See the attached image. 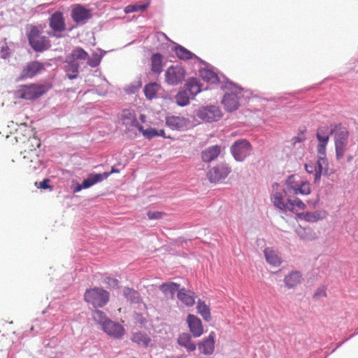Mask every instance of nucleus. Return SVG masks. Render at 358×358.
<instances>
[{"label":"nucleus","instance_id":"obj_1","mask_svg":"<svg viewBox=\"0 0 358 358\" xmlns=\"http://www.w3.org/2000/svg\"><path fill=\"white\" fill-rule=\"evenodd\" d=\"M334 134L336 157H342L345 151L349 132L341 124H335L329 130V127L320 126L316 131V138L318 142L317 151L318 155H326V147L329 143V136Z\"/></svg>","mask_w":358,"mask_h":358},{"label":"nucleus","instance_id":"obj_2","mask_svg":"<svg viewBox=\"0 0 358 358\" xmlns=\"http://www.w3.org/2000/svg\"><path fill=\"white\" fill-rule=\"evenodd\" d=\"M33 136H35L33 129L26 123H21L13 134L6 136V143L8 146L15 144L19 146Z\"/></svg>","mask_w":358,"mask_h":358},{"label":"nucleus","instance_id":"obj_3","mask_svg":"<svg viewBox=\"0 0 358 358\" xmlns=\"http://www.w3.org/2000/svg\"><path fill=\"white\" fill-rule=\"evenodd\" d=\"M27 38L29 45L36 52L44 51L50 47V41L46 36L41 35L36 26H30Z\"/></svg>","mask_w":358,"mask_h":358},{"label":"nucleus","instance_id":"obj_4","mask_svg":"<svg viewBox=\"0 0 358 358\" xmlns=\"http://www.w3.org/2000/svg\"><path fill=\"white\" fill-rule=\"evenodd\" d=\"M109 296L108 291L99 287H94L86 290L84 299L94 308H101L108 303Z\"/></svg>","mask_w":358,"mask_h":358},{"label":"nucleus","instance_id":"obj_5","mask_svg":"<svg viewBox=\"0 0 358 358\" xmlns=\"http://www.w3.org/2000/svg\"><path fill=\"white\" fill-rule=\"evenodd\" d=\"M47 91L43 85L31 84L29 85H21L15 92L17 98L31 100L40 97Z\"/></svg>","mask_w":358,"mask_h":358},{"label":"nucleus","instance_id":"obj_6","mask_svg":"<svg viewBox=\"0 0 358 358\" xmlns=\"http://www.w3.org/2000/svg\"><path fill=\"white\" fill-rule=\"evenodd\" d=\"M230 172L231 169L225 163L211 165L209 166L207 172V178L210 182H221L228 176Z\"/></svg>","mask_w":358,"mask_h":358},{"label":"nucleus","instance_id":"obj_7","mask_svg":"<svg viewBox=\"0 0 358 358\" xmlns=\"http://www.w3.org/2000/svg\"><path fill=\"white\" fill-rule=\"evenodd\" d=\"M185 71L183 67L176 65L169 66L165 73V80L171 85L181 83L185 78Z\"/></svg>","mask_w":358,"mask_h":358},{"label":"nucleus","instance_id":"obj_8","mask_svg":"<svg viewBox=\"0 0 358 358\" xmlns=\"http://www.w3.org/2000/svg\"><path fill=\"white\" fill-rule=\"evenodd\" d=\"M120 169L115 168V166H113L110 173L104 172L103 173H96V174H91L90 176L83 180L82 185H78L75 188L74 192H79L83 188H88L93 185L96 184L98 182H101L103 180L107 178L110 173H120Z\"/></svg>","mask_w":358,"mask_h":358},{"label":"nucleus","instance_id":"obj_9","mask_svg":"<svg viewBox=\"0 0 358 358\" xmlns=\"http://www.w3.org/2000/svg\"><path fill=\"white\" fill-rule=\"evenodd\" d=\"M102 329L110 337L116 339L122 338L125 334L124 327L119 322L111 320H106L102 324Z\"/></svg>","mask_w":358,"mask_h":358},{"label":"nucleus","instance_id":"obj_10","mask_svg":"<svg viewBox=\"0 0 358 358\" xmlns=\"http://www.w3.org/2000/svg\"><path fill=\"white\" fill-rule=\"evenodd\" d=\"M120 120L125 127L127 131H133L141 126L137 120L136 113L134 110L124 109L122 111Z\"/></svg>","mask_w":358,"mask_h":358},{"label":"nucleus","instance_id":"obj_11","mask_svg":"<svg viewBox=\"0 0 358 358\" xmlns=\"http://www.w3.org/2000/svg\"><path fill=\"white\" fill-rule=\"evenodd\" d=\"M230 150L234 157H246L251 155L252 147L247 140L241 139L232 144Z\"/></svg>","mask_w":358,"mask_h":358},{"label":"nucleus","instance_id":"obj_12","mask_svg":"<svg viewBox=\"0 0 358 358\" xmlns=\"http://www.w3.org/2000/svg\"><path fill=\"white\" fill-rule=\"evenodd\" d=\"M241 91L232 92L226 93L222 99V104L225 109L229 112H232L237 110L239 107V99Z\"/></svg>","mask_w":358,"mask_h":358},{"label":"nucleus","instance_id":"obj_13","mask_svg":"<svg viewBox=\"0 0 358 358\" xmlns=\"http://www.w3.org/2000/svg\"><path fill=\"white\" fill-rule=\"evenodd\" d=\"M198 116L203 120L210 122L218 120L221 117L222 113L217 107L210 106L201 109Z\"/></svg>","mask_w":358,"mask_h":358},{"label":"nucleus","instance_id":"obj_14","mask_svg":"<svg viewBox=\"0 0 358 358\" xmlns=\"http://www.w3.org/2000/svg\"><path fill=\"white\" fill-rule=\"evenodd\" d=\"M187 322L189 331L194 337H200L203 334L202 322L198 317L189 314L187 317Z\"/></svg>","mask_w":358,"mask_h":358},{"label":"nucleus","instance_id":"obj_15","mask_svg":"<svg viewBox=\"0 0 358 358\" xmlns=\"http://www.w3.org/2000/svg\"><path fill=\"white\" fill-rule=\"evenodd\" d=\"M131 340L140 347L145 348L152 347L153 341L150 336L143 331H136L132 334Z\"/></svg>","mask_w":358,"mask_h":358},{"label":"nucleus","instance_id":"obj_16","mask_svg":"<svg viewBox=\"0 0 358 358\" xmlns=\"http://www.w3.org/2000/svg\"><path fill=\"white\" fill-rule=\"evenodd\" d=\"M44 69V65L37 61L28 63L22 71L21 78H31Z\"/></svg>","mask_w":358,"mask_h":358},{"label":"nucleus","instance_id":"obj_17","mask_svg":"<svg viewBox=\"0 0 358 358\" xmlns=\"http://www.w3.org/2000/svg\"><path fill=\"white\" fill-rule=\"evenodd\" d=\"M327 215L325 210H315L314 212L299 213L296 214V216L299 219L308 222H316L324 219Z\"/></svg>","mask_w":358,"mask_h":358},{"label":"nucleus","instance_id":"obj_18","mask_svg":"<svg viewBox=\"0 0 358 358\" xmlns=\"http://www.w3.org/2000/svg\"><path fill=\"white\" fill-rule=\"evenodd\" d=\"M215 332L211 331L208 338L199 343V349L201 353L207 355L213 353L215 349Z\"/></svg>","mask_w":358,"mask_h":358},{"label":"nucleus","instance_id":"obj_19","mask_svg":"<svg viewBox=\"0 0 358 358\" xmlns=\"http://www.w3.org/2000/svg\"><path fill=\"white\" fill-rule=\"evenodd\" d=\"M50 27L54 31H63L66 29V24L63 15L60 12H56L50 18Z\"/></svg>","mask_w":358,"mask_h":358},{"label":"nucleus","instance_id":"obj_20","mask_svg":"<svg viewBox=\"0 0 358 358\" xmlns=\"http://www.w3.org/2000/svg\"><path fill=\"white\" fill-rule=\"evenodd\" d=\"M71 17L74 22L79 23L90 17V10L81 5H76L71 11Z\"/></svg>","mask_w":358,"mask_h":358},{"label":"nucleus","instance_id":"obj_21","mask_svg":"<svg viewBox=\"0 0 358 358\" xmlns=\"http://www.w3.org/2000/svg\"><path fill=\"white\" fill-rule=\"evenodd\" d=\"M166 124L172 129H183L189 124L187 119L182 117L171 116L166 118Z\"/></svg>","mask_w":358,"mask_h":358},{"label":"nucleus","instance_id":"obj_22","mask_svg":"<svg viewBox=\"0 0 358 358\" xmlns=\"http://www.w3.org/2000/svg\"><path fill=\"white\" fill-rule=\"evenodd\" d=\"M41 145V141L38 138L35 136L28 138L24 143L20 144L18 149L20 150V153L29 152L35 150L36 148H39Z\"/></svg>","mask_w":358,"mask_h":358},{"label":"nucleus","instance_id":"obj_23","mask_svg":"<svg viewBox=\"0 0 358 358\" xmlns=\"http://www.w3.org/2000/svg\"><path fill=\"white\" fill-rule=\"evenodd\" d=\"M331 173V171H329L327 158H318L316 164L314 182L318 181L322 174L328 175Z\"/></svg>","mask_w":358,"mask_h":358},{"label":"nucleus","instance_id":"obj_24","mask_svg":"<svg viewBox=\"0 0 358 358\" xmlns=\"http://www.w3.org/2000/svg\"><path fill=\"white\" fill-rule=\"evenodd\" d=\"M178 299L187 306H192L195 302L194 293L182 288L178 292Z\"/></svg>","mask_w":358,"mask_h":358},{"label":"nucleus","instance_id":"obj_25","mask_svg":"<svg viewBox=\"0 0 358 358\" xmlns=\"http://www.w3.org/2000/svg\"><path fill=\"white\" fill-rule=\"evenodd\" d=\"M178 343L189 352L196 350V345L192 341V336L188 333L180 334L178 338Z\"/></svg>","mask_w":358,"mask_h":358},{"label":"nucleus","instance_id":"obj_26","mask_svg":"<svg viewBox=\"0 0 358 358\" xmlns=\"http://www.w3.org/2000/svg\"><path fill=\"white\" fill-rule=\"evenodd\" d=\"M301 274L299 271H292L284 278V282L289 289L294 288L301 282Z\"/></svg>","mask_w":358,"mask_h":358},{"label":"nucleus","instance_id":"obj_27","mask_svg":"<svg viewBox=\"0 0 358 358\" xmlns=\"http://www.w3.org/2000/svg\"><path fill=\"white\" fill-rule=\"evenodd\" d=\"M140 132L142 133L143 136L145 137L146 138L151 139L156 136H162L165 138H169L170 136H166L165 135V132L164 129L157 130L155 128H148L144 129L143 126H139V128L138 129Z\"/></svg>","mask_w":358,"mask_h":358},{"label":"nucleus","instance_id":"obj_28","mask_svg":"<svg viewBox=\"0 0 358 358\" xmlns=\"http://www.w3.org/2000/svg\"><path fill=\"white\" fill-rule=\"evenodd\" d=\"M299 184L296 180H295V177L294 176L292 175V176H289L287 179L285 180V187L283 188V192L284 194L287 196H290L292 194H294L296 192V188H297V186H299Z\"/></svg>","mask_w":358,"mask_h":358},{"label":"nucleus","instance_id":"obj_29","mask_svg":"<svg viewBox=\"0 0 358 358\" xmlns=\"http://www.w3.org/2000/svg\"><path fill=\"white\" fill-rule=\"evenodd\" d=\"M266 262L273 266H279L281 264V258L278 253L272 248H267L264 251Z\"/></svg>","mask_w":358,"mask_h":358},{"label":"nucleus","instance_id":"obj_30","mask_svg":"<svg viewBox=\"0 0 358 358\" xmlns=\"http://www.w3.org/2000/svg\"><path fill=\"white\" fill-rule=\"evenodd\" d=\"M296 233L299 237L306 241H311L317 239V236L314 230L311 228L300 227L296 229Z\"/></svg>","mask_w":358,"mask_h":358},{"label":"nucleus","instance_id":"obj_31","mask_svg":"<svg viewBox=\"0 0 358 358\" xmlns=\"http://www.w3.org/2000/svg\"><path fill=\"white\" fill-rule=\"evenodd\" d=\"M79 64L75 61H71L66 59V64L64 66L65 71L69 79L72 80L77 77L78 72Z\"/></svg>","mask_w":358,"mask_h":358},{"label":"nucleus","instance_id":"obj_32","mask_svg":"<svg viewBox=\"0 0 358 358\" xmlns=\"http://www.w3.org/2000/svg\"><path fill=\"white\" fill-rule=\"evenodd\" d=\"M172 50L180 59L189 60L196 57L192 52L180 45L174 46Z\"/></svg>","mask_w":358,"mask_h":358},{"label":"nucleus","instance_id":"obj_33","mask_svg":"<svg viewBox=\"0 0 358 358\" xmlns=\"http://www.w3.org/2000/svg\"><path fill=\"white\" fill-rule=\"evenodd\" d=\"M178 284L171 282L162 284L159 289L165 295H170L171 298H173L175 293L180 290Z\"/></svg>","mask_w":358,"mask_h":358},{"label":"nucleus","instance_id":"obj_34","mask_svg":"<svg viewBox=\"0 0 358 358\" xmlns=\"http://www.w3.org/2000/svg\"><path fill=\"white\" fill-rule=\"evenodd\" d=\"M87 58V52L79 47L74 48L71 53L66 56V59H70L71 61H75L77 62L78 60H85Z\"/></svg>","mask_w":358,"mask_h":358},{"label":"nucleus","instance_id":"obj_35","mask_svg":"<svg viewBox=\"0 0 358 358\" xmlns=\"http://www.w3.org/2000/svg\"><path fill=\"white\" fill-rule=\"evenodd\" d=\"M196 309L198 313L201 315L205 321L209 322L211 320L210 308L204 301L199 300L197 302Z\"/></svg>","mask_w":358,"mask_h":358},{"label":"nucleus","instance_id":"obj_36","mask_svg":"<svg viewBox=\"0 0 358 358\" xmlns=\"http://www.w3.org/2000/svg\"><path fill=\"white\" fill-rule=\"evenodd\" d=\"M273 205L282 211H287V201L285 202L282 195L280 192L273 193L271 196Z\"/></svg>","mask_w":358,"mask_h":358},{"label":"nucleus","instance_id":"obj_37","mask_svg":"<svg viewBox=\"0 0 358 358\" xmlns=\"http://www.w3.org/2000/svg\"><path fill=\"white\" fill-rule=\"evenodd\" d=\"M186 85L187 91L192 98L201 91V86L196 78L189 79Z\"/></svg>","mask_w":358,"mask_h":358},{"label":"nucleus","instance_id":"obj_38","mask_svg":"<svg viewBox=\"0 0 358 358\" xmlns=\"http://www.w3.org/2000/svg\"><path fill=\"white\" fill-rule=\"evenodd\" d=\"M151 70L155 73H160L162 71V56L159 53H155L151 58Z\"/></svg>","mask_w":358,"mask_h":358},{"label":"nucleus","instance_id":"obj_39","mask_svg":"<svg viewBox=\"0 0 358 358\" xmlns=\"http://www.w3.org/2000/svg\"><path fill=\"white\" fill-rule=\"evenodd\" d=\"M200 76L203 80L208 83H215L219 81L217 75L212 70L203 69L200 71Z\"/></svg>","mask_w":358,"mask_h":358},{"label":"nucleus","instance_id":"obj_40","mask_svg":"<svg viewBox=\"0 0 358 358\" xmlns=\"http://www.w3.org/2000/svg\"><path fill=\"white\" fill-rule=\"evenodd\" d=\"M287 210L294 212L295 207H297L299 210H304L306 208V204L299 198H294L291 199L289 196H287Z\"/></svg>","mask_w":358,"mask_h":358},{"label":"nucleus","instance_id":"obj_41","mask_svg":"<svg viewBox=\"0 0 358 358\" xmlns=\"http://www.w3.org/2000/svg\"><path fill=\"white\" fill-rule=\"evenodd\" d=\"M159 86L156 83H151L145 86L144 93L147 99H152L155 97Z\"/></svg>","mask_w":358,"mask_h":358},{"label":"nucleus","instance_id":"obj_42","mask_svg":"<svg viewBox=\"0 0 358 358\" xmlns=\"http://www.w3.org/2000/svg\"><path fill=\"white\" fill-rule=\"evenodd\" d=\"M176 101L178 106H185L189 103V96L187 90L178 92L176 95Z\"/></svg>","mask_w":358,"mask_h":358},{"label":"nucleus","instance_id":"obj_43","mask_svg":"<svg viewBox=\"0 0 358 358\" xmlns=\"http://www.w3.org/2000/svg\"><path fill=\"white\" fill-rule=\"evenodd\" d=\"M124 296L131 302H137L140 298L139 293L132 288L124 287L123 289Z\"/></svg>","mask_w":358,"mask_h":358},{"label":"nucleus","instance_id":"obj_44","mask_svg":"<svg viewBox=\"0 0 358 358\" xmlns=\"http://www.w3.org/2000/svg\"><path fill=\"white\" fill-rule=\"evenodd\" d=\"M222 151V148L220 145H215L210 146L203 151V157H218Z\"/></svg>","mask_w":358,"mask_h":358},{"label":"nucleus","instance_id":"obj_45","mask_svg":"<svg viewBox=\"0 0 358 358\" xmlns=\"http://www.w3.org/2000/svg\"><path fill=\"white\" fill-rule=\"evenodd\" d=\"M149 5H150V1H148L147 3H145L144 4H141V5H138V4L128 5L124 8V13H130L137 12V11H140V10L143 11L145 9H147V8L149 6Z\"/></svg>","mask_w":358,"mask_h":358},{"label":"nucleus","instance_id":"obj_46","mask_svg":"<svg viewBox=\"0 0 358 358\" xmlns=\"http://www.w3.org/2000/svg\"><path fill=\"white\" fill-rule=\"evenodd\" d=\"M296 194H302V195H308L310 193V184L307 181L301 182L299 184V186H297L296 190Z\"/></svg>","mask_w":358,"mask_h":358},{"label":"nucleus","instance_id":"obj_47","mask_svg":"<svg viewBox=\"0 0 358 358\" xmlns=\"http://www.w3.org/2000/svg\"><path fill=\"white\" fill-rule=\"evenodd\" d=\"M93 318L94 320L97 322L99 324H103V322L106 320H108V319L106 318V314L100 310H95L93 313Z\"/></svg>","mask_w":358,"mask_h":358},{"label":"nucleus","instance_id":"obj_48","mask_svg":"<svg viewBox=\"0 0 358 358\" xmlns=\"http://www.w3.org/2000/svg\"><path fill=\"white\" fill-rule=\"evenodd\" d=\"M101 62V57L98 55V54H94L92 57H89L87 59V64L91 67L97 66Z\"/></svg>","mask_w":358,"mask_h":358},{"label":"nucleus","instance_id":"obj_49","mask_svg":"<svg viewBox=\"0 0 358 358\" xmlns=\"http://www.w3.org/2000/svg\"><path fill=\"white\" fill-rule=\"evenodd\" d=\"M147 215L150 220H159L163 217L164 213L160 211H148Z\"/></svg>","mask_w":358,"mask_h":358},{"label":"nucleus","instance_id":"obj_50","mask_svg":"<svg viewBox=\"0 0 358 358\" xmlns=\"http://www.w3.org/2000/svg\"><path fill=\"white\" fill-rule=\"evenodd\" d=\"M49 182H50V179L45 178V179H44L43 181H41L40 182H35V185L38 188H41V189H52V187L48 185Z\"/></svg>","mask_w":358,"mask_h":358},{"label":"nucleus","instance_id":"obj_51","mask_svg":"<svg viewBox=\"0 0 358 358\" xmlns=\"http://www.w3.org/2000/svg\"><path fill=\"white\" fill-rule=\"evenodd\" d=\"M306 140L304 132L299 133L296 136L293 137L292 142L295 145L296 143L303 142Z\"/></svg>","mask_w":358,"mask_h":358},{"label":"nucleus","instance_id":"obj_52","mask_svg":"<svg viewBox=\"0 0 358 358\" xmlns=\"http://www.w3.org/2000/svg\"><path fill=\"white\" fill-rule=\"evenodd\" d=\"M1 57L3 59H6L9 56L10 53H9L8 48L7 45L3 46L1 48Z\"/></svg>","mask_w":358,"mask_h":358},{"label":"nucleus","instance_id":"obj_53","mask_svg":"<svg viewBox=\"0 0 358 358\" xmlns=\"http://www.w3.org/2000/svg\"><path fill=\"white\" fill-rule=\"evenodd\" d=\"M305 168H306V171L310 173H313V172L315 173L316 165L306 164Z\"/></svg>","mask_w":358,"mask_h":358},{"label":"nucleus","instance_id":"obj_54","mask_svg":"<svg viewBox=\"0 0 358 358\" xmlns=\"http://www.w3.org/2000/svg\"><path fill=\"white\" fill-rule=\"evenodd\" d=\"M31 164H38L41 166L42 165L41 162L39 159V158H35V160L31 159Z\"/></svg>","mask_w":358,"mask_h":358},{"label":"nucleus","instance_id":"obj_55","mask_svg":"<svg viewBox=\"0 0 358 358\" xmlns=\"http://www.w3.org/2000/svg\"><path fill=\"white\" fill-rule=\"evenodd\" d=\"M141 87V82L140 80H138L136 81V86H135V90H138Z\"/></svg>","mask_w":358,"mask_h":358},{"label":"nucleus","instance_id":"obj_56","mask_svg":"<svg viewBox=\"0 0 358 358\" xmlns=\"http://www.w3.org/2000/svg\"><path fill=\"white\" fill-rule=\"evenodd\" d=\"M140 118V120L142 122H145L146 121V116L144 114H141L139 117Z\"/></svg>","mask_w":358,"mask_h":358},{"label":"nucleus","instance_id":"obj_57","mask_svg":"<svg viewBox=\"0 0 358 358\" xmlns=\"http://www.w3.org/2000/svg\"><path fill=\"white\" fill-rule=\"evenodd\" d=\"M117 166H121V169H123L124 166H125V163L122 164V163L118 162Z\"/></svg>","mask_w":358,"mask_h":358},{"label":"nucleus","instance_id":"obj_58","mask_svg":"<svg viewBox=\"0 0 358 358\" xmlns=\"http://www.w3.org/2000/svg\"><path fill=\"white\" fill-rule=\"evenodd\" d=\"M213 159H214L213 157L210 158V159L208 160V162H211Z\"/></svg>","mask_w":358,"mask_h":358},{"label":"nucleus","instance_id":"obj_59","mask_svg":"<svg viewBox=\"0 0 358 358\" xmlns=\"http://www.w3.org/2000/svg\"><path fill=\"white\" fill-rule=\"evenodd\" d=\"M33 169H36V166L35 165L33 166Z\"/></svg>","mask_w":358,"mask_h":358}]
</instances>
